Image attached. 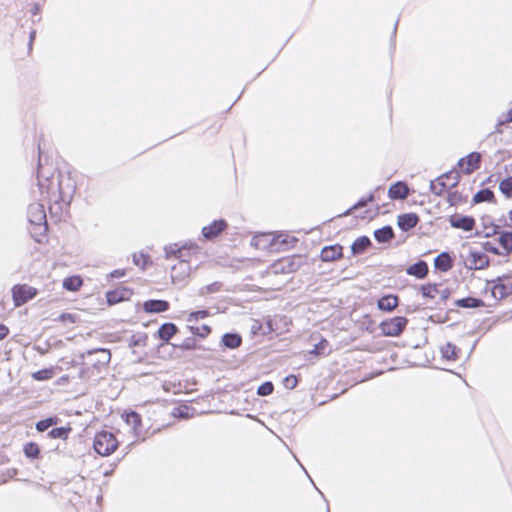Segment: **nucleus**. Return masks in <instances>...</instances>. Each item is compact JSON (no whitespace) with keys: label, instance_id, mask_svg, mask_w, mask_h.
<instances>
[{"label":"nucleus","instance_id":"f257e3e1","mask_svg":"<svg viewBox=\"0 0 512 512\" xmlns=\"http://www.w3.org/2000/svg\"><path fill=\"white\" fill-rule=\"evenodd\" d=\"M38 187L43 201L69 204L76 191V182L69 173L62 174L52 163H41L37 173Z\"/></svg>","mask_w":512,"mask_h":512},{"label":"nucleus","instance_id":"f03ea898","mask_svg":"<svg viewBox=\"0 0 512 512\" xmlns=\"http://www.w3.org/2000/svg\"><path fill=\"white\" fill-rule=\"evenodd\" d=\"M200 248L196 244H185L178 247L177 244L169 246L166 249V257L177 259V263H186L190 265L192 260H197Z\"/></svg>","mask_w":512,"mask_h":512},{"label":"nucleus","instance_id":"7ed1b4c3","mask_svg":"<svg viewBox=\"0 0 512 512\" xmlns=\"http://www.w3.org/2000/svg\"><path fill=\"white\" fill-rule=\"evenodd\" d=\"M119 442L116 436L109 431L102 430L95 434L93 447L97 454L109 456L118 448Z\"/></svg>","mask_w":512,"mask_h":512},{"label":"nucleus","instance_id":"20e7f679","mask_svg":"<svg viewBox=\"0 0 512 512\" xmlns=\"http://www.w3.org/2000/svg\"><path fill=\"white\" fill-rule=\"evenodd\" d=\"M495 240L498 246L493 241H486L483 243L484 250L499 256H508L512 253V232L502 231Z\"/></svg>","mask_w":512,"mask_h":512},{"label":"nucleus","instance_id":"39448f33","mask_svg":"<svg viewBox=\"0 0 512 512\" xmlns=\"http://www.w3.org/2000/svg\"><path fill=\"white\" fill-rule=\"evenodd\" d=\"M459 182V175L456 172H448L440 175L430 184L432 193L437 196H443L448 193L449 190L456 186Z\"/></svg>","mask_w":512,"mask_h":512},{"label":"nucleus","instance_id":"423d86ee","mask_svg":"<svg viewBox=\"0 0 512 512\" xmlns=\"http://www.w3.org/2000/svg\"><path fill=\"white\" fill-rule=\"evenodd\" d=\"M491 295L496 300H502L512 296V273L498 277L496 280L488 282Z\"/></svg>","mask_w":512,"mask_h":512},{"label":"nucleus","instance_id":"0eeeda50","mask_svg":"<svg viewBox=\"0 0 512 512\" xmlns=\"http://www.w3.org/2000/svg\"><path fill=\"white\" fill-rule=\"evenodd\" d=\"M408 324V319L396 316L382 321L379 328L384 336L397 337L402 334Z\"/></svg>","mask_w":512,"mask_h":512},{"label":"nucleus","instance_id":"6e6552de","mask_svg":"<svg viewBox=\"0 0 512 512\" xmlns=\"http://www.w3.org/2000/svg\"><path fill=\"white\" fill-rule=\"evenodd\" d=\"M28 220L39 230V233H44L47 230V220L44 205L41 203H32L27 210Z\"/></svg>","mask_w":512,"mask_h":512},{"label":"nucleus","instance_id":"1a4fd4ad","mask_svg":"<svg viewBox=\"0 0 512 512\" xmlns=\"http://www.w3.org/2000/svg\"><path fill=\"white\" fill-rule=\"evenodd\" d=\"M12 299L15 307H20L33 299L38 290L28 284H16L11 289Z\"/></svg>","mask_w":512,"mask_h":512},{"label":"nucleus","instance_id":"9d476101","mask_svg":"<svg viewBox=\"0 0 512 512\" xmlns=\"http://www.w3.org/2000/svg\"><path fill=\"white\" fill-rule=\"evenodd\" d=\"M480 163L481 154L478 152H471L458 161V166L462 173L471 174L480 167Z\"/></svg>","mask_w":512,"mask_h":512},{"label":"nucleus","instance_id":"9b49d317","mask_svg":"<svg viewBox=\"0 0 512 512\" xmlns=\"http://www.w3.org/2000/svg\"><path fill=\"white\" fill-rule=\"evenodd\" d=\"M490 264L489 257L481 251H470L467 256V267L472 270L486 269Z\"/></svg>","mask_w":512,"mask_h":512},{"label":"nucleus","instance_id":"f8f14e48","mask_svg":"<svg viewBox=\"0 0 512 512\" xmlns=\"http://www.w3.org/2000/svg\"><path fill=\"white\" fill-rule=\"evenodd\" d=\"M270 270L274 274H289L297 270V264L292 257H283L275 261L270 266Z\"/></svg>","mask_w":512,"mask_h":512},{"label":"nucleus","instance_id":"ddd939ff","mask_svg":"<svg viewBox=\"0 0 512 512\" xmlns=\"http://www.w3.org/2000/svg\"><path fill=\"white\" fill-rule=\"evenodd\" d=\"M449 223L453 228L469 232L475 228V219L471 216L453 214L449 217Z\"/></svg>","mask_w":512,"mask_h":512},{"label":"nucleus","instance_id":"4468645a","mask_svg":"<svg viewBox=\"0 0 512 512\" xmlns=\"http://www.w3.org/2000/svg\"><path fill=\"white\" fill-rule=\"evenodd\" d=\"M228 227L225 220H215L211 224L202 228V235L207 240H213L224 232Z\"/></svg>","mask_w":512,"mask_h":512},{"label":"nucleus","instance_id":"2eb2a0df","mask_svg":"<svg viewBox=\"0 0 512 512\" xmlns=\"http://www.w3.org/2000/svg\"><path fill=\"white\" fill-rule=\"evenodd\" d=\"M190 272V265L186 263H176L171 268V280L174 284H182L189 278Z\"/></svg>","mask_w":512,"mask_h":512},{"label":"nucleus","instance_id":"dca6fc26","mask_svg":"<svg viewBox=\"0 0 512 512\" xmlns=\"http://www.w3.org/2000/svg\"><path fill=\"white\" fill-rule=\"evenodd\" d=\"M343 257V246L334 244L325 246L320 252V259L324 262L337 261Z\"/></svg>","mask_w":512,"mask_h":512},{"label":"nucleus","instance_id":"f3484780","mask_svg":"<svg viewBox=\"0 0 512 512\" xmlns=\"http://www.w3.org/2000/svg\"><path fill=\"white\" fill-rule=\"evenodd\" d=\"M409 195V187L403 181L392 184L388 190V196L392 200H403Z\"/></svg>","mask_w":512,"mask_h":512},{"label":"nucleus","instance_id":"a211bd4d","mask_svg":"<svg viewBox=\"0 0 512 512\" xmlns=\"http://www.w3.org/2000/svg\"><path fill=\"white\" fill-rule=\"evenodd\" d=\"M419 216L416 213H404L398 216L397 224L402 231H409L419 223Z\"/></svg>","mask_w":512,"mask_h":512},{"label":"nucleus","instance_id":"6ab92c4d","mask_svg":"<svg viewBox=\"0 0 512 512\" xmlns=\"http://www.w3.org/2000/svg\"><path fill=\"white\" fill-rule=\"evenodd\" d=\"M170 308V304L166 300H147L143 303V309L146 313H161Z\"/></svg>","mask_w":512,"mask_h":512},{"label":"nucleus","instance_id":"aec40b11","mask_svg":"<svg viewBox=\"0 0 512 512\" xmlns=\"http://www.w3.org/2000/svg\"><path fill=\"white\" fill-rule=\"evenodd\" d=\"M130 295H131V290L123 287V288H117L112 291H108L106 293V299L110 305H113V304H116L121 301L129 299Z\"/></svg>","mask_w":512,"mask_h":512},{"label":"nucleus","instance_id":"412c9836","mask_svg":"<svg viewBox=\"0 0 512 512\" xmlns=\"http://www.w3.org/2000/svg\"><path fill=\"white\" fill-rule=\"evenodd\" d=\"M406 272L408 275L414 276L418 279H424L428 275L429 268L425 261L420 260L410 265Z\"/></svg>","mask_w":512,"mask_h":512},{"label":"nucleus","instance_id":"4be33fe9","mask_svg":"<svg viewBox=\"0 0 512 512\" xmlns=\"http://www.w3.org/2000/svg\"><path fill=\"white\" fill-rule=\"evenodd\" d=\"M399 304V298L396 295L389 294L381 297L378 302L377 306L380 310L391 312L393 311Z\"/></svg>","mask_w":512,"mask_h":512},{"label":"nucleus","instance_id":"5701e85b","mask_svg":"<svg viewBox=\"0 0 512 512\" xmlns=\"http://www.w3.org/2000/svg\"><path fill=\"white\" fill-rule=\"evenodd\" d=\"M123 420L129 425L134 433H139L142 426V418L135 411L126 412L122 415Z\"/></svg>","mask_w":512,"mask_h":512},{"label":"nucleus","instance_id":"b1692460","mask_svg":"<svg viewBox=\"0 0 512 512\" xmlns=\"http://www.w3.org/2000/svg\"><path fill=\"white\" fill-rule=\"evenodd\" d=\"M434 266L437 270L447 272L453 267V259L447 252H443L434 259Z\"/></svg>","mask_w":512,"mask_h":512},{"label":"nucleus","instance_id":"393cba45","mask_svg":"<svg viewBox=\"0 0 512 512\" xmlns=\"http://www.w3.org/2000/svg\"><path fill=\"white\" fill-rule=\"evenodd\" d=\"M178 328L174 323H164L157 331L158 338L163 342H168L176 333Z\"/></svg>","mask_w":512,"mask_h":512},{"label":"nucleus","instance_id":"a878e982","mask_svg":"<svg viewBox=\"0 0 512 512\" xmlns=\"http://www.w3.org/2000/svg\"><path fill=\"white\" fill-rule=\"evenodd\" d=\"M473 202L475 204L482 202L495 203L496 199L494 192L489 188L482 189L473 196Z\"/></svg>","mask_w":512,"mask_h":512},{"label":"nucleus","instance_id":"bb28decb","mask_svg":"<svg viewBox=\"0 0 512 512\" xmlns=\"http://www.w3.org/2000/svg\"><path fill=\"white\" fill-rule=\"evenodd\" d=\"M83 286V279L78 275H73L63 280V287L72 292L79 291Z\"/></svg>","mask_w":512,"mask_h":512},{"label":"nucleus","instance_id":"cd10ccee","mask_svg":"<svg viewBox=\"0 0 512 512\" xmlns=\"http://www.w3.org/2000/svg\"><path fill=\"white\" fill-rule=\"evenodd\" d=\"M222 343L229 349L238 348L242 344V338L239 334L226 333L222 336Z\"/></svg>","mask_w":512,"mask_h":512},{"label":"nucleus","instance_id":"c85d7f7f","mask_svg":"<svg viewBox=\"0 0 512 512\" xmlns=\"http://www.w3.org/2000/svg\"><path fill=\"white\" fill-rule=\"evenodd\" d=\"M370 245L371 241L368 237H359L352 243L351 250L353 254H361L366 251Z\"/></svg>","mask_w":512,"mask_h":512},{"label":"nucleus","instance_id":"c756f323","mask_svg":"<svg viewBox=\"0 0 512 512\" xmlns=\"http://www.w3.org/2000/svg\"><path fill=\"white\" fill-rule=\"evenodd\" d=\"M374 237L378 242H388L393 239L394 232L390 226H384L374 232Z\"/></svg>","mask_w":512,"mask_h":512},{"label":"nucleus","instance_id":"7c9ffc66","mask_svg":"<svg viewBox=\"0 0 512 512\" xmlns=\"http://www.w3.org/2000/svg\"><path fill=\"white\" fill-rule=\"evenodd\" d=\"M442 356L448 360H456L459 357L460 349L452 343H446L441 348Z\"/></svg>","mask_w":512,"mask_h":512},{"label":"nucleus","instance_id":"2f4dec72","mask_svg":"<svg viewBox=\"0 0 512 512\" xmlns=\"http://www.w3.org/2000/svg\"><path fill=\"white\" fill-rule=\"evenodd\" d=\"M272 243V237L270 234H260L253 237L251 245L256 249H263Z\"/></svg>","mask_w":512,"mask_h":512},{"label":"nucleus","instance_id":"473e14b6","mask_svg":"<svg viewBox=\"0 0 512 512\" xmlns=\"http://www.w3.org/2000/svg\"><path fill=\"white\" fill-rule=\"evenodd\" d=\"M457 305L463 308H477L485 306L484 302L481 299L474 297H466L459 299L457 301Z\"/></svg>","mask_w":512,"mask_h":512},{"label":"nucleus","instance_id":"72a5a7b5","mask_svg":"<svg viewBox=\"0 0 512 512\" xmlns=\"http://www.w3.org/2000/svg\"><path fill=\"white\" fill-rule=\"evenodd\" d=\"M55 375V368H45L32 373V378L36 381H45L51 379Z\"/></svg>","mask_w":512,"mask_h":512},{"label":"nucleus","instance_id":"f704fd0d","mask_svg":"<svg viewBox=\"0 0 512 512\" xmlns=\"http://www.w3.org/2000/svg\"><path fill=\"white\" fill-rule=\"evenodd\" d=\"M312 354L316 356H326L330 353L329 342L327 339L322 338L319 343H317L314 348L311 350Z\"/></svg>","mask_w":512,"mask_h":512},{"label":"nucleus","instance_id":"c9c22d12","mask_svg":"<svg viewBox=\"0 0 512 512\" xmlns=\"http://www.w3.org/2000/svg\"><path fill=\"white\" fill-rule=\"evenodd\" d=\"M71 430H72V428L70 426L53 428L49 432V437L53 438V439L66 440V439H68V436H69Z\"/></svg>","mask_w":512,"mask_h":512},{"label":"nucleus","instance_id":"e433bc0d","mask_svg":"<svg viewBox=\"0 0 512 512\" xmlns=\"http://www.w3.org/2000/svg\"><path fill=\"white\" fill-rule=\"evenodd\" d=\"M23 451L26 457L31 459H37L40 455L39 445L35 442L26 443L24 445Z\"/></svg>","mask_w":512,"mask_h":512},{"label":"nucleus","instance_id":"4c0bfd02","mask_svg":"<svg viewBox=\"0 0 512 512\" xmlns=\"http://www.w3.org/2000/svg\"><path fill=\"white\" fill-rule=\"evenodd\" d=\"M499 190L506 198H512V176H508L500 181Z\"/></svg>","mask_w":512,"mask_h":512},{"label":"nucleus","instance_id":"58836bf2","mask_svg":"<svg viewBox=\"0 0 512 512\" xmlns=\"http://www.w3.org/2000/svg\"><path fill=\"white\" fill-rule=\"evenodd\" d=\"M188 330L195 336H198L200 338H206L210 335L212 329L208 325H202V326H188Z\"/></svg>","mask_w":512,"mask_h":512},{"label":"nucleus","instance_id":"ea45409f","mask_svg":"<svg viewBox=\"0 0 512 512\" xmlns=\"http://www.w3.org/2000/svg\"><path fill=\"white\" fill-rule=\"evenodd\" d=\"M58 321L64 326H72L79 321V316L75 313H62L58 317Z\"/></svg>","mask_w":512,"mask_h":512},{"label":"nucleus","instance_id":"a19ab883","mask_svg":"<svg viewBox=\"0 0 512 512\" xmlns=\"http://www.w3.org/2000/svg\"><path fill=\"white\" fill-rule=\"evenodd\" d=\"M210 316V312L207 309L198 310V311H192L188 313L186 317V321L191 322H197L200 319H204Z\"/></svg>","mask_w":512,"mask_h":512},{"label":"nucleus","instance_id":"79ce46f5","mask_svg":"<svg viewBox=\"0 0 512 512\" xmlns=\"http://www.w3.org/2000/svg\"><path fill=\"white\" fill-rule=\"evenodd\" d=\"M58 418L57 417H49V418H46V419H43V420H40L36 423V429L39 431V432H44L46 431L49 427L53 426V425H56L58 423Z\"/></svg>","mask_w":512,"mask_h":512},{"label":"nucleus","instance_id":"37998d69","mask_svg":"<svg viewBox=\"0 0 512 512\" xmlns=\"http://www.w3.org/2000/svg\"><path fill=\"white\" fill-rule=\"evenodd\" d=\"M273 391H274L273 383L270 381H266L258 387L257 394L259 396H268V395H271L273 393Z\"/></svg>","mask_w":512,"mask_h":512},{"label":"nucleus","instance_id":"c03bdc74","mask_svg":"<svg viewBox=\"0 0 512 512\" xmlns=\"http://www.w3.org/2000/svg\"><path fill=\"white\" fill-rule=\"evenodd\" d=\"M447 201L451 206H456L464 201L463 196L458 191L448 192Z\"/></svg>","mask_w":512,"mask_h":512},{"label":"nucleus","instance_id":"a18cd8bd","mask_svg":"<svg viewBox=\"0 0 512 512\" xmlns=\"http://www.w3.org/2000/svg\"><path fill=\"white\" fill-rule=\"evenodd\" d=\"M283 384L287 389H294L298 384L297 376L291 374L284 378Z\"/></svg>","mask_w":512,"mask_h":512},{"label":"nucleus","instance_id":"49530a36","mask_svg":"<svg viewBox=\"0 0 512 512\" xmlns=\"http://www.w3.org/2000/svg\"><path fill=\"white\" fill-rule=\"evenodd\" d=\"M436 290V286L432 284L423 285L421 288L422 294L426 297H433Z\"/></svg>","mask_w":512,"mask_h":512},{"label":"nucleus","instance_id":"de8ad7c7","mask_svg":"<svg viewBox=\"0 0 512 512\" xmlns=\"http://www.w3.org/2000/svg\"><path fill=\"white\" fill-rule=\"evenodd\" d=\"M109 360L110 354H107L105 356V359L101 363L94 365L93 367L97 370V372H101L102 368H104L108 364Z\"/></svg>","mask_w":512,"mask_h":512},{"label":"nucleus","instance_id":"09e8293b","mask_svg":"<svg viewBox=\"0 0 512 512\" xmlns=\"http://www.w3.org/2000/svg\"><path fill=\"white\" fill-rule=\"evenodd\" d=\"M8 334L9 328L4 324H0V341L3 340Z\"/></svg>","mask_w":512,"mask_h":512},{"label":"nucleus","instance_id":"8fccbe9b","mask_svg":"<svg viewBox=\"0 0 512 512\" xmlns=\"http://www.w3.org/2000/svg\"><path fill=\"white\" fill-rule=\"evenodd\" d=\"M506 121L507 122H511L512 121V109L508 111L507 117H506Z\"/></svg>","mask_w":512,"mask_h":512},{"label":"nucleus","instance_id":"3c124183","mask_svg":"<svg viewBox=\"0 0 512 512\" xmlns=\"http://www.w3.org/2000/svg\"><path fill=\"white\" fill-rule=\"evenodd\" d=\"M509 219H510V221L512 223V210L509 211Z\"/></svg>","mask_w":512,"mask_h":512},{"label":"nucleus","instance_id":"603ef678","mask_svg":"<svg viewBox=\"0 0 512 512\" xmlns=\"http://www.w3.org/2000/svg\"><path fill=\"white\" fill-rule=\"evenodd\" d=\"M365 205H366V202H365V201L360 202V203L358 204V206H365Z\"/></svg>","mask_w":512,"mask_h":512},{"label":"nucleus","instance_id":"864d4df0","mask_svg":"<svg viewBox=\"0 0 512 512\" xmlns=\"http://www.w3.org/2000/svg\"><path fill=\"white\" fill-rule=\"evenodd\" d=\"M373 200V196L370 195L369 198H368V201H372Z\"/></svg>","mask_w":512,"mask_h":512}]
</instances>
